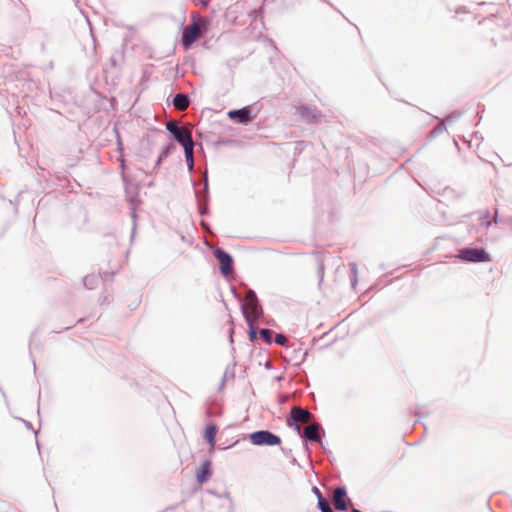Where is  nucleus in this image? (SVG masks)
<instances>
[{"mask_svg": "<svg viewBox=\"0 0 512 512\" xmlns=\"http://www.w3.org/2000/svg\"><path fill=\"white\" fill-rule=\"evenodd\" d=\"M209 20L201 16H193V22L186 26L182 34V45L189 49L198 38L206 33Z\"/></svg>", "mask_w": 512, "mask_h": 512, "instance_id": "1", "label": "nucleus"}, {"mask_svg": "<svg viewBox=\"0 0 512 512\" xmlns=\"http://www.w3.org/2000/svg\"><path fill=\"white\" fill-rule=\"evenodd\" d=\"M291 418L295 421V422H300V423H308L311 418H312V414L306 410V409H303L301 407H293L291 409Z\"/></svg>", "mask_w": 512, "mask_h": 512, "instance_id": "8", "label": "nucleus"}, {"mask_svg": "<svg viewBox=\"0 0 512 512\" xmlns=\"http://www.w3.org/2000/svg\"><path fill=\"white\" fill-rule=\"evenodd\" d=\"M174 137L182 146L193 142L191 131L184 127H181V129L175 133Z\"/></svg>", "mask_w": 512, "mask_h": 512, "instance_id": "9", "label": "nucleus"}, {"mask_svg": "<svg viewBox=\"0 0 512 512\" xmlns=\"http://www.w3.org/2000/svg\"><path fill=\"white\" fill-rule=\"evenodd\" d=\"M216 434L217 427L214 424L208 425L204 431V439L209 443L211 448H213L215 445Z\"/></svg>", "mask_w": 512, "mask_h": 512, "instance_id": "12", "label": "nucleus"}, {"mask_svg": "<svg viewBox=\"0 0 512 512\" xmlns=\"http://www.w3.org/2000/svg\"><path fill=\"white\" fill-rule=\"evenodd\" d=\"M215 257L220 262V270L224 276H228L233 271V260L232 257L221 249L215 251Z\"/></svg>", "mask_w": 512, "mask_h": 512, "instance_id": "5", "label": "nucleus"}, {"mask_svg": "<svg viewBox=\"0 0 512 512\" xmlns=\"http://www.w3.org/2000/svg\"><path fill=\"white\" fill-rule=\"evenodd\" d=\"M261 337L268 343L271 342L272 331L269 329H262L260 331Z\"/></svg>", "mask_w": 512, "mask_h": 512, "instance_id": "17", "label": "nucleus"}, {"mask_svg": "<svg viewBox=\"0 0 512 512\" xmlns=\"http://www.w3.org/2000/svg\"><path fill=\"white\" fill-rule=\"evenodd\" d=\"M193 147H194L193 142L183 146L184 152H185V158H186V161L188 162V164L190 165V167H193Z\"/></svg>", "mask_w": 512, "mask_h": 512, "instance_id": "15", "label": "nucleus"}, {"mask_svg": "<svg viewBox=\"0 0 512 512\" xmlns=\"http://www.w3.org/2000/svg\"><path fill=\"white\" fill-rule=\"evenodd\" d=\"M347 501H348V498H347L345 489L341 488V487L336 488L334 490V494H333V502H334L335 508L338 510H342V511L347 510V508H348Z\"/></svg>", "mask_w": 512, "mask_h": 512, "instance_id": "6", "label": "nucleus"}, {"mask_svg": "<svg viewBox=\"0 0 512 512\" xmlns=\"http://www.w3.org/2000/svg\"><path fill=\"white\" fill-rule=\"evenodd\" d=\"M296 113L307 122H315L318 120L319 113L316 109L306 107V106H297Z\"/></svg>", "mask_w": 512, "mask_h": 512, "instance_id": "7", "label": "nucleus"}, {"mask_svg": "<svg viewBox=\"0 0 512 512\" xmlns=\"http://www.w3.org/2000/svg\"><path fill=\"white\" fill-rule=\"evenodd\" d=\"M488 218H489V211H484L480 217L481 224L489 227L491 225V221H489Z\"/></svg>", "mask_w": 512, "mask_h": 512, "instance_id": "19", "label": "nucleus"}, {"mask_svg": "<svg viewBox=\"0 0 512 512\" xmlns=\"http://www.w3.org/2000/svg\"><path fill=\"white\" fill-rule=\"evenodd\" d=\"M314 493L317 495L318 499H320V496H322L320 490L317 487L313 488Z\"/></svg>", "mask_w": 512, "mask_h": 512, "instance_id": "21", "label": "nucleus"}, {"mask_svg": "<svg viewBox=\"0 0 512 512\" xmlns=\"http://www.w3.org/2000/svg\"><path fill=\"white\" fill-rule=\"evenodd\" d=\"M166 127L167 130L173 135H175V133L181 129V127H178L174 122H168Z\"/></svg>", "mask_w": 512, "mask_h": 512, "instance_id": "20", "label": "nucleus"}, {"mask_svg": "<svg viewBox=\"0 0 512 512\" xmlns=\"http://www.w3.org/2000/svg\"><path fill=\"white\" fill-rule=\"evenodd\" d=\"M319 429H320V426L317 423L307 426L304 429V437L309 440H312V441H319L320 440Z\"/></svg>", "mask_w": 512, "mask_h": 512, "instance_id": "10", "label": "nucleus"}, {"mask_svg": "<svg viewBox=\"0 0 512 512\" xmlns=\"http://www.w3.org/2000/svg\"><path fill=\"white\" fill-rule=\"evenodd\" d=\"M459 259L464 262H490V255L482 248H464L459 251Z\"/></svg>", "mask_w": 512, "mask_h": 512, "instance_id": "3", "label": "nucleus"}, {"mask_svg": "<svg viewBox=\"0 0 512 512\" xmlns=\"http://www.w3.org/2000/svg\"><path fill=\"white\" fill-rule=\"evenodd\" d=\"M228 115L231 118L237 117L241 123H247L250 121V111L247 108L230 111Z\"/></svg>", "mask_w": 512, "mask_h": 512, "instance_id": "11", "label": "nucleus"}, {"mask_svg": "<svg viewBox=\"0 0 512 512\" xmlns=\"http://www.w3.org/2000/svg\"><path fill=\"white\" fill-rule=\"evenodd\" d=\"M318 506L322 512H334L330 507L328 500L323 496H320V499H318Z\"/></svg>", "mask_w": 512, "mask_h": 512, "instance_id": "16", "label": "nucleus"}, {"mask_svg": "<svg viewBox=\"0 0 512 512\" xmlns=\"http://www.w3.org/2000/svg\"><path fill=\"white\" fill-rule=\"evenodd\" d=\"M210 475V462L206 461L204 462L200 469L197 472V480L200 484H203L207 481L208 477Z\"/></svg>", "mask_w": 512, "mask_h": 512, "instance_id": "14", "label": "nucleus"}, {"mask_svg": "<svg viewBox=\"0 0 512 512\" xmlns=\"http://www.w3.org/2000/svg\"><path fill=\"white\" fill-rule=\"evenodd\" d=\"M173 105L176 109L184 111L189 106V99L185 94H177L173 99Z\"/></svg>", "mask_w": 512, "mask_h": 512, "instance_id": "13", "label": "nucleus"}, {"mask_svg": "<svg viewBox=\"0 0 512 512\" xmlns=\"http://www.w3.org/2000/svg\"><path fill=\"white\" fill-rule=\"evenodd\" d=\"M250 440L252 444L257 446H276L281 444L280 437L266 430L256 431L250 434Z\"/></svg>", "mask_w": 512, "mask_h": 512, "instance_id": "4", "label": "nucleus"}, {"mask_svg": "<svg viewBox=\"0 0 512 512\" xmlns=\"http://www.w3.org/2000/svg\"><path fill=\"white\" fill-rule=\"evenodd\" d=\"M288 340L287 337L283 334H276L275 336V343L281 346H285L287 344Z\"/></svg>", "mask_w": 512, "mask_h": 512, "instance_id": "18", "label": "nucleus"}, {"mask_svg": "<svg viewBox=\"0 0 512 512\" xmlns=\"http://www.w3.org/2000/svg\"><path fill=\"white\" fill-rule=\"evenodd\" d=\"M242 311L250 327H252L254 323L257 322L258 319L260 318L262 314V308L259 305L257 296L254 291L249 290L246 293L244 303L242 306Z\"/></svg>", "mask_w": 512, "mask_h": 512, "instance_id": "2", "label": "nucleus"}]
</instances>
